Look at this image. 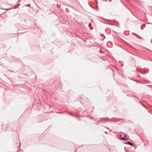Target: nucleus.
I'll return each instance as SVG.
<instances>
[{
	"label": "nucleus",
	"mask_w": 152,
	"mask_h": 152,
	"mask_svg": "<svg viewBox=\"0 0 152 152\" xmlns=\"http://www.w3.org/2000/svg\"><path fill=\"white\" fill-rule=\"evenodd\" d=\"M112 0H109V2H110Z\"/></svg>",
	"instance_id": "obj_13"
},
{
	"label": "nucleus",
	"mask_w": 152,
	"mask_h": 152,
	"mask_svg": "<svg viewBox=\"0 0 152 152\" xmlns=\"http://www.w3.org/2000/svg\"><path fill=\"white\" fill-rule=\"evenodd\" d=\"M107 44L108 46L110 47H111L112 46V43L111 42H108L107 43Z\"/></svg>",
	"instance_id": "obj_2"
},
{
	"label": "nucleus",
	"mask_w": 152,
	"mask_h": 152,
	"mask_svg": "<svg viewBox=\"0 0 152 152\" xmlns=\"http://www.w3.org/2000/svg\"><path fill=\"white\" fill-rule=\"evenodd\" d=\"M107 129H109L108 128H107Z\"/></svg>",
	"instance_id": "obj_14"
},
{
	"label": "nucleus",
	"mask_w": 152,
	"mask_h": 152,
	"mask_svg": "<svg viewBox=\"0 0 152 152\" xmlns=\"http://www.w3.org/2000/svg\"><path fill=\"white\" fill-rule=\"evenodd\" d=\"M82 40L84 42H85V40H84L82 39Z\"/></svg>",
	"instance_id": "obj_11"
},
{
	"label": "nucleus",
	"mask_w": 152,
	"mask_h": 152,
	"mask_svg": "<svg viewBox=\"0 0 152 152\" xmlns=\"http://www.w3.org/2000/svg\"><path fill=\"white\" fill-rule=\"evenodd\" d=\"M80 148V147H78V148H77V149H79Z\"/></svg>",
	"instance_id": "obj_10"
},
{
	"label": "nucleus",
	"mask_w": 152,
	"mask_h": 152,
	"mask_svg": "<svg viewBox=\"0 0 152 152\" xmlns=\"http://www.w3.org/2000/svg\"><path fill=\"white\" fill-rule=\"evenodd\" d=\"M118 138L121 140H124L125 141L127 140H128V138H126L125 137H119Z\"/></svg>",
	"instance_id": "obj_3"
},
{
	"label": "nucleus",
	"mask_w": 152,
	"mask_h": 152,
	"mask_svg": "<svg viewBox=\"0 0 152 152\" xmlns=\"http://www.w3.org/2000/svg\"><path fill=\"white\" fill-rule=\"evenodd\" d=\"M107 118V119H108L107 118Z\"/></svg>",
	"instance_id": "obj_19"
},
{
	"label": "nucleus",
	"mask_w": 152,
	"mask_h": 152,
	"mask_svg": "<svg viewBox=\"0 0 152 152\" xmlns=\"http://www.w3.org/2000/svg\"><path fill=\"white\" fill-rule=\"evenodd\" d=\"M20 1V0H19V1H18V2H19V1Z\"/></svg>",
	"instance_id": "obj_17"
},
{
	"label": "nucleus",
	"mask_w": 152,
	"mask_h": 152,
	"mask_svg": "<svg viewBox=\"0 0 152 152\" xmlns=\"http://www.w3.org/2000/svg\"><path fill=\"white\" fill-rule=\"evenodd\" d=\"M134 34H135V35H136V37H138V38H139V36L138 35H137V34H135V33H134Z\"/></svg>",
	"instance_id": "obj_6"
},
{
	"label": "nucleus",
	"mask_w": 152,
	"mask_h": 152,
	"mask_svg": "<svg viewBox=\"0 0 152 152\" xmlns=\"http://www.w3.org/2000/svg\"><path fill=\"white\" fill-rule=\"evenodd\" d=\"M20 5V4H18V6H19V5Z\"/></svg>",
	"instance_id": "obj_18"
},
{
	"label": "nucleus",
	"mask_w": 152,
	"mask_h": 152,
	"mask_svg": "<svg viewBox=\"0 0 152 152\" xmlns=\"http://www.w3.org/2000/svg\"><path fill=\"white\" fill-rule=\"evenodd\" d=\"M145 26L144 25H142L141 26V28L142 30L143 29V28Z\"/></svg>",
	"instance_id": "obj_4"
},
{
	"label": "nucleus",
	"mask_w": 152,
	"mask_h": 152,
	"mask_svg": "<svg viewBox=\"0 0 152 152\" xmlns=\"http://www.w3.org/2000/svg\"><path fill=\"white\" fill-rule=\"evenodd\" d=\"M123 143L124 144H128L129 145H131V146H133V145L131 142H130L129 141L125 142H124Z\"/></svg>",
	"instance_id": "obj_1"
},
{
	"label": "nucleus",
	"mask_w": 152,
	"mask_h": 152,
	"mask_svg": "<svg viewBox=\"0 0 152 152\" xmlns=\"http://www.w3.org/2000/svg\"><path fill=\"white\" fill-rule=\"evenodd\" d=\"M104 133L106 134H107V132H104Z\"/></svg>",
	"instance_id": "obj_8"
},
{
	"label": "nucleus",
	"mask_w": 152,
	"mask_h": 152,
	"mask_svg": "<svg viewBox=\"0 0 152 152\" xmlns=\"http://www.w3.org/2000/svg\"><path fill=\"white\" fill-rule=\"evenodd\" d=\"M104 39H102V40H102V41H103V40H104Z\"/></svg>",
	"instance_id": "obj_15"
},
{
	"label": "nucleus",
	"mask_w": 152,
	"mask_h": 152,
	"mask_svg": "<svg viewBox=\"0 0 152 152\" xmlns=\"http://www.w3.org/2000/svg\"><path fill=\"white\" fill-rule=\"evenodd\" d=\"M139 77H140V75H139Z\"/></svg>",
	"instance_id": "obj_16"
},
{
	"label": "nucleus",
	"mask_w": 152,
	"mask_h": 152,
	"mask_svg": "<svg viewBox=\"0 0 152 152\" xmlns=\"http://www.w3.org/2000/svg\"><path fill=\"white\" fill-rule=\"evenodd\" d=\"M142 105L143 106H145V104H142Z\"/></svg>",
	"instance_id": "obj_9"
},
{
	"label": "nucleus",
	"mask_w": 152,
	"mask_h": 152,
	"mask_svg": "<svg viewBox=\"0 0 152 152\" xmlns=\"http://www.w3.org/2000/svg\"><path fill=\"white\" fill-rule=\"evenodd\" d=\"M31 5V4H26V6H27V7H29Z\"/></svg>",
	"instance_id": "obj_5"
},
{
	"label": "nucleus",
	"mask_w": 152,
	"mask_h": 152,
	"mask_svg": "<svg viewBox=\"0 0 152 152\" xmlns=\"http://www.w3.org/2000/svg\"><path fill=\"white\" fill-rule=\"evenodd\" d=\"M91 23H90L89 24H88V26H91Z\"/></svg>",
	"instance_id": "obj_7"
},
{
	"label": "nucleus",
	"mask_w": 152,
	"mask_h": 152,
	"mask_svg": "<svg viewBox=\"0 0 152 152\" xmlns=\"http://www.w3.org/2000/svg\"><path fill=\"white\" fill-rule=\"evenodd\" d=\"M101 35H103L104 37V38H105V37H104V36L103 35V34H101Z\"/></svg>",
	"instance_id": "obj_12"
}]
</instances>
